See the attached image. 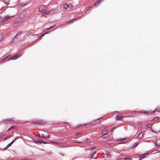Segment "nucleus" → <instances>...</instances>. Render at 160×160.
Here are the masks:
<instances>
[{
	"label": "nucleus",
	"instance_id": "obj_1",
	"mask_svg": "<svg viewBox=\"0 0 160 160\" xmlns=\"http://www.w3.org/2000/svg\"><path fill=\"white\" fill-rule=\"evenodd\" d=\"M25 18V16H24L22 13H21L18 17L16 18L14 23V27H16L18 26Z\"/></svg>",
	"mask_w": 160,
	"mask_h": 160
},
{
	"label": "nucleus",
	"instance_id": "obj_2",
	"mask_svg": "<svg viewBox=\"0 0 160 160\" xmlns=\"http://www.w3.org/2000/svg\"><path fill=\"white\" fill-rule=\"evenodd\" d=\"M6 11L8 14L14 15V16L17 14V9L16 8H9L6 9Z\"/></svg>",
	"mask_w": 160,
	"mask_h": 160
},
{
	"label": "nucleus",
	"instance_id": "obj_3",
	"mask_svg": "<svg viewBox=\"0 0 160 160\" xmlns=\"http://www.w3.org/2000/svg\"><path fill=\"white\" fill-rule=\"evenodd\" d=\"M25 34L23 32H20L16 35L13 38L14 40L15 41L17 40H22L24 37Z\"/></svg>",
	"mask_w": 160,
	"mask_h": 160
},
{
	"label": "nucleus",
	"instance_id": "obj_4",
	"mask_svg": "<svg viewBox=\"0 0 160 160\" xmlns=\"http://www.w3.org/2000/svg\"><path fill=\"white\" fill-rule=\"evenodd\" d=\"M38 10L42 12V15H47L49 13V12L47 11V9L45 6L42 5L38 7Z\"/></svg>",
	"mask_w": 160,
	"mask_h": 160
},
{
	"label": "nucleus",
	"instance_id": "obj_5",
	"mask_svg": "<svg viewBox=\"0 0 160 160\" xmlns=\"http://www.w3.org/2000/svg\"><path fill=\"white\" fill-rule=\"evenodd\" d=\"M14 17V15H8L7 14L6 15L4 16L3 18V20L1 22H2L4 21L10 20L11 19Z\"/></svg>",
	"mask_w": 160,
	"mask_h": 160
},
{
	"label": "nucleus",
	"instance_id": "obj_6",
	"mask_svg": "<svg viewBox=\"0 0 160 160\" xmlns=\"http://www.w3.org/2000/svg\"><path fill=\"white\" fill-rule=\"evenodd\" d=\"M21 57V55H17L10 57V58H9V59L14 60L17 59V58H20Z\"/></svg>",
	"mask_w": 160,
	"mask_h": 160
},
{
	"label": "nucleus",
	"instance_id": "obj_7",
	"mask_svg": "<svg viewBox=\"0 0 160 160\" xmlns=\"http://www.w3.org/2000/svg\"><path fill=\"white\" fill-rule=\"evenodd\" d=\"M10 0H3V2L6 4H8L10 2Z\"/></svg>",
	"mask_w": 160,
	"mask_h": 160
},
{
	"label": "nucleus",
	"instance_id": "obj_8",
	"mask_svg": "<svg viewBox=\"0 0 160 160\" xmlns=\"http://www.w3.org/2000/svg\"><path fill=\"white\" fill-rule=\"evenodd\" d=\"M116 118L118 120L122 119V116H117Z\"/></svg>",
	"mask_w": 160,
	"mask_h": 160
},
{
	"label": "nucleus",
	"instance_id": "obj_9",
	"mask_svg": "<svg viewBox=\"0 0 160 160\" xmlns=\"http://www.w3.org/2000/svg\"><path fill=\"white\" fill-rule=\"evenodd\" d=\"M108 135L107 134H103V135L102 137V138H103V139H105L107 137H108Z\"/></svg>",
	"mask_w": 160,
	"mask_h": 160
},
{
	"label": "nucleus",
	"instance_id": "obj_10",
	"mask_svg": "<svg viewBox=\"0 0 160 160\" xmlns=\"http://www.w3.org/2000/svg\"><path fill=\"white\" fill-rule=\"evenodd\" d=\"M143 137V134L142 133H140L138 135V138L139 139H141Z\"/></svg>",
	"mask_w": 160,
	"mask_h": 160
},
{
	"label": "nucleus",
	"instance_id": "obj_11",
	"mask_svg": "<svg viewBox=\"0 0 160 160\" xmlns=\"http://www.w3.org/2000/svg\"><path fill=\"white\" fill-rule=\"evenodd\" d=\"M63 8L65 9H67L68 8V5L66 4H64Z\"/></svg>",
	"mask_w": 160,
	"mask_h": 160
},
{
	"label": "nucleus",
	"instance_id": "obj_12",
	"mask_svg": "<svg viewBox=\"0 0 160 160\" xmlns=\"http://www.w3.org/2000/svg\"><path fill=\"white\" fill-rule=\"evenodd\" d=\"M138 144V143H134L132 146V147L133 148H135L136 146H137V145Z\"/></svg>",
	"mask_w": 160,
	"mask_h": 160
},
{
	"label": "nucleus",
	"instance_id": "obj_13",
	"mask_svg": "<svg viewBox=\"0 0 160 160\" xmlns=\"http://www.w3.org/2000/svg\"><path fill=\"white\" fill-rule=\"evenodd\" d=\"M68 8L71 9L73 8V6L72 4H69L68 5Z\"/></svg>",
	"mask_w": 160,
	"mask_h": 160
},
{
	"label": "nucleus",
	"instance_id": "obj_14",
	"mask_svg": "<svg viewBox=\"0 0 160 160\" xmlns=\"http://www.w3.org/2000/svg\"><path fill=\"white\" fill-rule=\"evenodd\" d=\"M96 153V152H95L92 153V154L90 157L91 158H93V157L94 156V155Z\"/></svg>",
	"mask_w": 160,
	"mask_h": 160
},
{
	"label": "nucleus",
	"instance_id": "obj_15",
	"mask_svg": "<svg viewBox=\"0 0 160 160\" xmlns=\"http://www.w3.org/2000/svg\"><path fill=\"white\" fill-rule=\"evenodd\" d=\"M156 147H159L160 146V143L157 144L156 142L154 143Z\"/></svg>",
	"mask_w": 160,
	"mask_h": 160
},
{
	"label": "nucleus",
	"instance_id": "obj_16",
	"mask_svg": "<svg viewBox=\"0 0 160 160\" xmlns=\"http://www.w3.org/2000/svg\"><path fill=\"white\" fill-rule=\"evenodd\" d=\"M54 26L55 25L51 26L49 28H46V30H48L50 29H52Z\"/></svg>",
	"mask_w": 160,
	"mask_h": 160
},
{
	"label": "nucleus",
	"instance_id": "obj_17",
	"mask_svg": "<svg viewBox=\"0 0 160 160\" xmlns=\"http://www.w3.org/2000/svg\"><path fill=\"white\" fill-rule=\"evenodd\" d=\"M54 26L55 25L51 26L49 28H46V30H48L50 29H52Z\"/></svg>",
	"mask_w": 160,
	"mask_h": 160
},
{
	"label": "nucleus",
	"instance_id": "obj_18",
	"mask_svg": "<svg viewBox=\"0 0 160 160\" xmlns=\"http://www.w3.org/2000/svg\"><path fill=\"white\" fill-rule=\"evenodd\" d=\"M54 26L55 25L51 26L49 28H46V30H48L50 29H52Z\"/></svg>",
	"mask_w": 160,
	"mask_h": 160
},
{
	"label": "nucleus",
	"instance_id": "obj_19",
	"mask_svg": "<svg viewBox=\"0 0 160 160\" xmlns=\"http://www.w3.org/2000/svg\"><path fill=\"white\" fill-rule=\"evenodd\" d=\"M106 155L107 156L110 157L111 156V154L110 152H107L106 153Z\"/></svg>",
	"mask_w": 160,
	"mask_h": 160
},
{
	"label": "nucleus",
	"instance_id": "obj_20",
	"mask_svg": "<svg viewBox=\"0 0 160 160\" xmlns=\"http://www.w3.org/2000/svg\"><path fill=\"white\" fill-rule=\"evenodd\" d=\"M41 141L38 140L37 141L35 142L37 143H40V144H41Z\"/></svg>",
	"mask_w": 160,
	"mask_h": 160
},
{
	"label": "nucleus",
	"instance_id": "obj_21",
	"mask_svg": "<svg viewBox=\"0 0 160 160\" xmlns=\"http://www.w3.org/2000/svg\"><path fill=\"white\" fill-rule=\"evenodd\" d=\"M3 37V35L2 34L0 35V41L1 40V39H2V38Z\"/></svg>",
	"mask_w": 160,
	"mask_h": 160
},
{
	"label": "nucleus",
	"instance_id": "obj_22",
	"mask_svg": "<svg viewBox=\"0 0 160 160\" xmlns=\"http://www.w3.org/2000/svg\"><path fill=\"white\" fill-rule=\"evenodd\" d=\"M39 137L41 138H44V135L42 134H41V135H39Z\"/></svg>",
	"mask_w": 160,
	"mask_h": 160
},
{
	"label": "nucleus",
	"instance_id": "obj_23",
	"mask_svg": "<svg viewBox=\"0 0 160 160\" xmlns=\"http://www.w3.org/2000/svg\"><path fill=\"white\" fill-rule=\"evenodd\" d=\"M147 154H142L139 155V157H141L146 155Z\"/></svg>",
	"mask_w": 160,
	"mask_h": 160
},
{
	"label": "nucleus",
	"instance_id": "obj_24",
	"mask_svg": "<svg viewBox=\"0 0 160 160\" xmlns=\"http://www.w3.org/2000/svg\"><path fill=\"white\" fill-rule=\"evenodd\" d=\"M101 0H99L96 3H95V4H94V5L95 6H96V5L97 4V3H98V4H99L100 3V1Z\"/></svg>",
	"mask_w": 160,
	"mask_h": 160
},
{
	"label": "nucleus",
	"instance_id": "obj_25",
	"mask_svg": "<svg viewBox=\"0 0 160 160\" xmlns=\"http://www.w3.org/2000/svg\"><path fill=\"white\" fill-rule=\"evenodd\" d=\"M11 145H10V143L8 144L6 147V148H8V147H9V146H10Z\"/></svg>",
	"mask_w": 160,
	"mask_h": 160
},
{
	"label": "nucleus",
	"instance_id": "obj_26",
	"mask_svg": "<svg viewBox=\"0 0 160 160\" xmlns=\"http://www.w3.org/2000/svg\"><path fill=\"white\" fill-rule=\"evenodd\" d=\"M11 137V136H8V137H7L6 138H5V140H6V139H8V138H10Z\"/></svg>",
	"mask_w": 160,
	"mask_h": 160
},
{
	"label": "nucleus",
	"instance_id": "obj_27",
	"mask_svg": "<svg viewBox=\"0 0 160 160\" xmlns=\"http://www.w3.org/2000/svg\"><path fill=\"white\" fill-rule=\"evenodd\" d=\"M41 142H42V143H44V144H46V143H48V142H45L44 141H41Z\"/></svg>",
	"mask_w": 160,
	"mask_h": 160
},
{
	"label": "nucleus",
	"instance_id": "obj_28",
	"mask_svg": "<svg viewBox=\"0 0 160 160\" xmlns=\"http://www.w3.org/2000/svg\"><path fill=\"white\" fill-rule=\"evenodd\" d=\"M46 136H47V137L48 138H50V135H49V134L48 135H47Z\"/></svg>",
	"mask_w": 160,
	"mask_h": 160
},
{
	"label": "nucleus",
	"instance_id": "obj_29",
	"mask_svg": "<svg viewBox=\"0 0 160 160\" xmlns=\"http://www.w3.org/2000/svg\"><path fill=\"white\" fill-rule=\"evenodd\" d=\"M47 33H44V34H42V35L41 36V37H43V36H44L45 35V34H47Z\"/></svg>",
	"mask_w": 160,
	"mask_h": 160
},
{
	"label": "nucleus",
	"instance_id": "obj_30",
	"mask_svg": "<svg viewBox=\"0 0 160 160\" xmlns=\"http://www.w3.org/2000/svg\"><path fill=\"white\" fill-rule=\"evenodd\" d=\"M8 57V56H7V57H5V58L4 59H2V61H3V60H4V59H6Z\"/></svg>",
	"mask_w": 160,
	"mask_h": 160
},
{
	"label": "nucleus",
	"instance_id": "obj_31",
	"mask_svg": "<svg viewBox=\"0 0 160 160\" xmlns=\"http://www.w3.org/2000/svg\"><path fill=\"white\" fill-rule=\"evenodd\" d=\"M16 140V139H15L13 140V141L11 142H12V143H13V142H14V141H15Z\"/></svg>",
	"mask_w": 160,
	"mask_h": 160
},
{
	"label": "nucleus",
	"instance_id": "obj_32",
	"mask_svg": "<svg viewBox=\"0 0 160 160\" xmlns=\"http://www.w3.org/2000/svg\"><path fill=\"white\" fill-rule=\"evenodd\" d=\"M16 140V139H15L13 140V141L11 142H12V143H13V142H14V141H15Z\"/></svg>",
	"mask_w": 160,
	"mask_h": 160
},
{
	"label": "nucleus",
	"instance_id": "obj_33",
	"mask_svg": "<svg viewBox=\"0 0 160 160\" xmlns=\"http://www.w3.org/2000/svg\"><path fill=\"white\" fill-rule=\"evenodd\" d=\"M150 125H151V124H148L147 125V127L148 128H149L150 127Z\"/></svg>",
	"mask_w": 160,
	"mask_h": 160
},
{
	"label": "nucleus",
	"instance_id": "obj_34",
	"mask_svg": "<svg viewBox=\"0 0 160 160\" xmlns=\"http://www.w3.org/2000/svg\"><path fill=\"white\" fill-rule=\"evenodd\" d=\"M125 160H131V158H125Z\"/></svg>",
	"mask_w": 160,
	"mask_h": 160
},
{
	"label": "nucleus",
	"instance_id": "obj_35",
	"mask_svg": "<svg viewBox=\"0 0 160 160\" xmlns=\"http://www.w3.org/2000/svg\"><path fill=\"white\" fill-rule=\"evenodd\" d=\"M15 127H11L10 128H11L12 129H14L15 128Z\"/></svg>",
	"mask_w": 160,
	"mask_h": 160
},
{
	"label": "nucleus",
	"instance_id": "obj_36",
	"mask_svg": "<svg viewBox=\"0 0 160 160\" xmlns=\"http://www.w3.org/2000/svg\"><path fill=\"white\" fill-rule=\"evenodd\" d=\"M43 138H48L46 136H44Z\"/></svg>",
	"mask_w": 160,
	"mask_h": 160
},
{
	"label": "nucleus",
	"instance_id": "obj_37",
	"mask_svg": "<svg viewBox=\"0 0 160 160\" xmlns=\"http://www.w3.org/2000/svg\"><path fill=\"white\" fill-rule=\"evenodd\" d=\"M11 128H10L8 129V131H9L10 130H11Z\"/></svg>",
	"mask_w": 160,
	"mask_h": 160
},
{
	"label": "nucleus",
	"instance_id": "obj_38",
	"mask_svg": "<svg viewBox=\"0 0 160 160\" xmlns=\"http://www.w3.org/2000/svg\"><path fill=\"white\" fill-rule=\"evenodd\" d=\"M114 129V128H112V129L111 130V132H113V131Z\"/></svg>",
	"mask_w": 160,
	"mask_h": 160
},
{
	"label": "nucleus",
	"instance_id": "obj_39",
	"mask_svg": "<svg viewBox=\"0 0 160 160\" xmlns=\"http://www.w3.org/2000/svg\"><path fill=\"white\" fill-rule=\"evenodd\" d=\"M107 132V131L105 130L104 131H103V132Z\"/></svg>",
	"mask_w": 160,
	"mask_h": 160
},
{
	"label": "nucleus",
	"instance_id": "obj_40",
	"mask_svg": "<svg viewBox=\"0 0 160 160\" xmlns=\"http://www.w3.org/2000/svg\"><path fill=\"white\" fill-rule=\"evenodd\" d=\"M12 143L11 142L10 143V144L11 145Z\"/></svg>",
	"mask_w": 160,
	"mask_h": 160
},
{
	"label": "nucleus",
	"instance_id": "obj_41",
	"mask_svg": "<svg viewBox=\"0 0 160 160\" xmlns=\"http://www.w3.org/2000/svg\"><path fill=\"white\" fill-rule=\"evenodd\" d=\"M12 143L11 142L10 143V144L11 145Z\"/></svg>",
	"mask_w": 160,
	"mask_h": 160
},
{
	"label": "nucleus",
	"instance_id": "obj_42",
	"mask_svg": "<svg viewBox=\"0 0 160 160\" xmlns=\"http://www.w3.org/2000/svg\"><path fill=\"white\" fill-rule=\"evenodd\" d=\"M2 137V136H1L0 137V138H1Z\"/></svg>",
	"mask_w": 160,
	"mask_h": 160
},
{
	"label": "nucleus",
	"instance_id": "obj_43",
	"mask_svg": "<svg viewBox=\"0 0 160 160\" xmlns=\"http://www.w3.org/2000/svg\"><path fill=\"white\" fill-rule=\"evenodd\" d=\"M141 158V159H140V160L141 159H142V158Z\"/></svg>",
	"mask_w": 160,
	"mask_h": 160
},
{
	"label": "nucleus",
	"instance_id": "obj_44",
	"mask_svg": "<svg viewBox=\"0 0 160 160\" xmlns=\"http://www.w3.org/2000/svg\"><path fill=\"white\" fill-rule=\"evenodd\" d=\"M124 139H121V140H124Z\"/></svg>",
	"mask_w": 160,
	"mask_h": 160
},
{
	"label": "nucleus",
	"instance_id": "obj_45",
	"mask_svg": "<svg viewBox=\"0 0 160 160\" xmlns=\"http://www.w3.org/2000/svg\"><path fill=\"white\" fill-rule=\"evenodd\" d=\"M72 21V20H71V21L70 20V21H69V22H71V21Z\"/></svg>",
	"mask_w": 160,
	"mask_h": 160
},
{
	"label": "nucleus",
	"instance_id": "obj_46",
	"mask_svg": "<svg viewBox=\"0 0 160 160\" xmlns=\"http://www.w3.org/2000/svg\"><path fill=\"white\" fill-rule=\"evenodd\" d=\"M26 160V159H24V160Z\"/></svg>",
	"mask_w": 160,
	"mask_h": 160
}]
</instances>
